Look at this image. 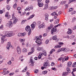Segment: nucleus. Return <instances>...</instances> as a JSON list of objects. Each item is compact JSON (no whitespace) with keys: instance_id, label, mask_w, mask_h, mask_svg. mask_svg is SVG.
Wrapping results in <instances>:
<instances>
[{"instance_id":"nucleus-32","label":"nucleus","mask_w":76,"mask_h":76,"mask_svg":"<svg viewBox=\"0 0 76 76\" xmlns=\"http://www.w3.org/2000/svg\"><path fill=\"white\" fill-rule=\"evenodd\" d=\"M27 51V49L26 48H24V49L23 50V52L24 53H26Z\"/></svg>"},{"instance_id":"nucleus-6","label":"nucleus","mask_w":76,"mask_h":76,"mask_svg":"<svg viewBox=\"0 0 76 76\" xmlns=\"http://www.w3.org/2000/svg\"><path fill=\"white\" fill-rule=\"evenodd\" d=\"M45 23H43L42 24L39 26V29L42 28H45Z\"/></svg>"},{"instance_id":"nucleus-61","label":"nucleus","mask_w":76,"mask_h":76,"mask_svg":"<svg viewBox=\"0 0 76 76\" xmlns=\"http://www.w3.org/2000/svg\"><path fill=\"white\" fill-rule=\"evenodd\" d=\"M63 60V58L61 57L60 58H59L58 59V61H59V60H60V61H61Z\"/></svg>"},{"instance_id":"nucleus-42","label":"nucleus","mask_w":76,"mask_h":76,"mask_svg":"<svg viewBox=\"0 0 76 76\" xmlns=\"http://www.w3.org/2000/svg\"><path fill=\"white\" fill-rule=\"evenodd\" d=\"M61 47V46L60 45H56L55 47H56V48H60Z\"/></svg>"},{"instance_id":"nucleus-16","label":"nucleus","mask_w":76,"mask_h":76,"mask_svg":"<svg viewBox=\"0 0 76 76\" xmlns=\"http://www.w3.org/2000/svg\"><path fill=\"white\" fill-rule=\"evenodd\" d=\"M72 65V62H68L67 64V65L68 67H70Z\"/></svg>"},{"instance_id":"nucleus-39","label":"nucleus","mask_w":76,"mask_h":76,"mask_svg":"<svg viewBox=\"0 0 76 76\" xmlns=\"http://www.w3.org/2000/svg\"><path fill=\"white\" fill-rule=\"evenodd\" d=\"M76 12L75 11H74L71 12V15H74V14H76Z\"/></svg>"},{"instance_id":"nucleus-14","label":"nucleus","mask_w":76,"mask_h":76,"mask_svg":"<svg viewBox=\"0 0 76 76\" xmlns=\"http://www.w3.org/2000/svg\"><path fill=\"white\" fill-rule=\"evenodd\" d=\"M31 52H29L28 53V55H30V54H32L34 52V49L33 48H32L31 49Z\"/></svg>"},{"instance_id":"nucleus-35","label":"nucleus","mask_w":76,"mask_h":76,"mask_svg":"<svg viewBox=\"0 0 76 76\" xmlns=\"http://www.w3.org/2000/svg\"><path fill=\"white\" fill-rule=\"evenodd\" d=\"M18 37H22V33H19L18 34Z\"/></svg>"},{"instance_id":"nucleus-40","label":"nucleus","mask_w":76,"mask_h":76,"mask_svg":"<svg viewBox=\"0 0 76 76\" xmlns=\"http://www.w3.org/2000/svg\"><path fill=\"white\" fill-rule=\"evenodd\" d=\"M17 4L15 3L13 6V7L14 8V9H15V8H16V7H17Z\"/></svg>"},{"instance_id":"nucleus-4","label":"nucleus","mask_w":76,"mask_h":76,"mask_svg":"<svg viewBox=\"0 0 76 76\" xmlns=\"http://www.w3.org/2000/svg\"><path fill=\"white\" fill-rule=\"evenodd\" d=\"M36 25H37V23L35 22H34L31 25V28L32 30H33L35 28V27Z\"/></svg>"},{"instance_id":"nucleus-11","label":"nucleus","mask_w":76,"mask_h":76,"mask_svg":"<svg viewBox=\"0 0 76 76\" xmlns=\"http://www.w3.org/2000/svg\"><path fill=\"white\" fill-rule=\"evenodd\" d=\"M13 33V32L12 31H9V35H7V37H12V34Z\"/></svg>"},{"instance_id":"nucleus-13","label":"nucleus","mask_w":76,"mask_h":76,"mask_svg":"<svg viewBox=\"0 0 76 76\" xmlns=\"http://www.w3.org/2000/svg\"><path fill=\"white\" fill-rule=\"evenodd\" d=\"M48 7V4H45L44 5V8L43 9V10H46Z\"/></svg>"},{"instance_id":"nucleus-57","label":"nucleus","mask_w":76,"mask_h":76,"mask_svg":"<svg viewBox=\"0 0 76 76\" xmlns=\"http://www.w3.org/2000/svg\"><path fill=\"white\" fill-rule=\"evenodd\" d=\"M43 55V53H40L39 54V56H40L41 57H42Z\"/></svg>"},{"instance_id":"nucleus-20","label":"nucleus","mask_w":76,"mask_h":76,"mask_svg":"<svg viewBox=\"0 0 76 76\" xmlns=\"http://www.w3.org/2000/svg\"><path fill=\"white\" fill-rule=\"evenodd\" d=\"M38 5L39 7H42V6H44V4H43V3H38Z\"/></svg>"},{"instance_id":"nucleus-53","label":"nucleus","mask_w":76,"mask_h":76,"mask_svg":"<svg viewBox=\"0 0 76 76\" xmlns=\"http://www.w3.org/2000/svg\"><path fill=\"white\" fill-rule=\"evenodd\" d=\"M67 61V59H65V58H64L62 59V61L63 62H64V61Z\"/></svg>"},{"instance_id":"nucleus-43","label":"nucleus","mask_w":76,"mask_h":76,"mask_svg":"<svg viewBox=\"0 0 76 76\" xmlns=\"http://www.w3.org/2000/svg\"><path fill=\"white\" fill-rule=\"evenodd\" d=\"M17 50L18 51H20L21 50V49H20V47L18 46L17 48Z\"/></svg>"},{"instance_id":"nucleus-64","label":"nucleus","mask_w":76,"mask_h":76,"mask_svg":"<svg viewBox=\"0 0 76 76\" xmlns=\"http://www.w3.org/2000/svg\"><path fill=\"white\" fill-rule=\"evenodd\" d=\"M73 72H76V68H75L73 69Z\"/></svg>"},{"instance_id":"nucleus-59","label":"nucleus","mask_w":76,"mask_h":76,"mask_svg":"<svg viewBox=\"0 0 76 76\" xmlns=\"http://www.w3.org/2000/svg\"><path fill=\"white\" fill-rule=\"evenodd\" d=\"M14 74V73H10L9 74V75L10 76H12V75H13Z\"/></svg>"},{"instance_id":"nucleus-17","label":"nucleus","mask_w":76,"mask_h":76,"mask_svg":"<svg viewBox=\"0 0 76 76\" xmlns=\"http://www.w3.org/2000/svg\"><path fill=\"white\" fill-rule=\"evenodd\" d=\"M48 63H47V62H45L43 64V67H44L45 68H47L48 66Z\"/></svg>"},{"instance_id":"nucleus-25","label":"nucleus","mask_w":76,"mask_h":76,"mask_svg":"<svg viewBox=\"0 0 76 76\" xmlns=\"http://www.w3.org/2000/svg\"><path fill=\"white\" fill-rule=\"evenodd\" d=\"M31 10V7H27L26 9L25 10V11H26V10H28V11L30 10Z\"/></svg>"},{"instance_id":"nucleus-41","label":"nucleus","mask_w":76,"mask_h":76,"mask_svg":"<svg viewBox=\"0 0 76 76\" xmlns=\"http://www.w3.org/2000/svg\"><path fill=\"white\" fill-rule=\"evenodd\" d=\"M43 55L44 56H47V53H46V51H43Z\"/></svg>"},{"instance_id":"nucleus-18","label":"nucleus","mask_w":76,"mask_h":76,"mask_svg":"<svg viewBox=\"0 0 76 76\" xmlns=\"http://www.w3.org/2000/svg\"><path fill=\"white\" fill-rule=\"evenodd\" d=\"M7 46L8 47H13L10 42H9L7 43Z\"/></svg>"},{"instance_id":"nucleus-58","label":"nucleus","mask_w":76,"mask_h":76,"mask_svg":"<svg viewBox=\"0 0 76 76\" xmlns=\"http://www.w3.org/2000/svg\"><path fill=\"white\" fill-rule=\"evenodd\" d=\"M76 20V18H74L72 20V22H75Z\"/></svg>"},{"instance_id":"nucleus-27","label":"nucleus","mask_w":76,"mask_h":76,"mask_svg":"<svg viewBox=\"0 0 76 76\" xmlns=\"http://www.w3.org/2000/svg\"><path fill=\"white\" fill-rule=\"evenodd\" d=\"M34 17V15H32L30 16L29 18L28 19V20H29L30 19H32V18H33Z\"/></svg>"},{"instance_id":"nucleus-45","label":"nucleus","mask_w":76,"mask_h":76,"mask_svg":"<svg viewBox=\"0 0 76 76\" xmlns=\"http://www.w3.org/2000/svg\"><path fill=\"white\" fill-rule=\"evenodd\" d=\"M50 3V0H46L45 1V3L46 4H48V3Z\"/></svg>"},{"instance_id":"nucleus-56","label":"nucleus","mask_w":76,"mask_h":76,"mask_svg":"<svg viewBox=\"0 0 76 76\" xmlns=\"http://www.w3.org/2000/svg\"><path fill=\"white\" fill-rule=\"evenodd\" d=\"M24 70H25V71H27V70H28V67L27 66H26V67L24 68Z\"/></svg>"},{"instance_id":"nucleus-8","label":"nucleus","mask_w":76,"mask_h":76,"mask_svg":"<svg viewBox=\"0 0 76 76\" xmlns=\"http://www.w3.org/2000/svg\"><path fill=\"white\" fill-rule=\"evenodd\" d=\"M45 20H48V14L45 13Z\"/></svg>"},{"instance_id":"nucleus-62","label":"nucleus","mask_w":76,"mask_h":76,"mask_svg":"<svg viewBox=\"0 0 76 76\" xmlns=\"http://www.w3.org/2000/svg\"><path fill=\"white\" fill-rule=\"evenodd\" d=\"M60 25H61V24L60 23L59 24L57 25L56 26H55V28H57V27L58 26H60Z\"/></svg>"},{"instance_id":"nucleus-19","label":"nucleus","mask_w":76,"mask_h":76,"mask_svg":"<svg viewBox=\"0 0 76 76\" xmlns=\"http://www.w3.org/2000/svg\"><path fill=\"white\" fill-rule=\"evenodd\" d=\"M6 17L7 18V19H9L10 18V16L9 15V12H7L5 14Z\"/></svg>"},{"instance_id":"nucleus-30","label":"nucleus","mask_w":76,"mask_h":76,"mask_svg":"<svg viewBox=\"0 0 76 76\" xmlns=\"http://www.w3.org/2000/svg\"><path fill=\"white\" fill-rule=\"evenodd\" d=\"M75 37V35H72L70 39H73Z\"/></svg>"},{"instance_id":"nucleus-1","label":"nucleus","mask_w":76,"mask_h":76,"mask_svg":"<svg viewBox=\"0 0 76 76\" xmlns=\"http://www.w3.org/2000/svg\"><path fill=\"white\" fill-rule=\"evenodd\" d=\"M34 40H37L35 41V42L36 43H38L39 45H41L42 43L41 41H42V39H41L37 36H35V37Z\"/></svg>"},{"instance_id":"nucleus-51","label":"nucleus","mask_w":76,"mask_h":76,"mask_svg":"<svg viewBox=\"0 0 76 76\" xmlns=\"http://www.w3.org/2000/svg\"><path fill=\"white\" fill-rule=\"evenodd\" d=\"M73 11V8H70L69 10V12H72Z\"/></svg>"},{"instance_id":"nucleus-37","label":"nucleus","mask_w":76,"mask_h":76,"mask_svg":"<svg viewBox=\"0 0 76 76\" xmlns=\"http://www.w3.org/2000/svg\"><path fill=\"white\" fill-rule=\"evenodd\" d=\"M76 66V62L74 63L72 65V67H75Z\"/></svg>"},{"instance_id":"nucleus-5","label":"nucleus","mask_w":76,"mask_h":76,"mask_svg":"<svg viewBox=\"0 0 76 76\" xmlns=\"http://www.w3.org/2000/svg\"><path fill=\"white\" fill-rule=\"evenodd\" d=\"M56 31H57V29L56 27H55V28H53L51 29V33L52 35H54V32H56Z\"/></svg>"},{"instance_id":"nucleus-10","label":"nucleus","mask_w":76,"mask_h":76,"mask_svg":"<svg viewBox=\"0 0 76 76\" xmlns=\"http://www.w3.org/2000/svg\"><path fill=\"white\" fill-rule=\"evenodd\" d=\"M37 50L39 51H42L43 50V48L41 47H38L37 48Z\"/></svg>"},{"instance_id":"nucleus-52","label":"nucleus","mask_w":76,"mask_h":76,"mask_svg":"<svg viewBox=\"0 0 76 76\" xmlns=\"http://www.w3.org/2000/svg\"><path fill=\"white\" fill-rule=\"evenodd\" d=\"M4 42V39H1V44H3Z\"/></svg>"},{"instance_id":"nucleus-48","label":"nucleus","mask_w":76,"mask_h":76,"mask_svg":"<svg viewBox=\"0 0 76 76\" xmlns=\"http://www.w3.org/2000/svg\"><path fill=\"white\" fill-rule=\"evenodd\" d=\"M64 58L65 59H66V61L67 60H69V57L67 56H64Z\"/></svg>"},{"instance_id":"nucleus-23","label":"nucleus","mask_w":76,"mask_h":76,"mask_svg":"<svg viewBox=\"0 0 76 76\" xmlns=\"http://www.w3.org/2000/svg\"><path fill=\"white\" fill-rule=\"evenodd\" d=\"M19 40L21 42H25V39H20Z\"/></svg>"},{"instance_id":"nucleus-63","label":"nucleus","mask_w":76,"mask_h":76,"mask_svg":"<svg viewBox=\"0 0 76 76\" xmlns=\"http://www.w3.org/2000/svg\"><path fill=\"white\" fill-rule=\"evenodd\" d=\"M26 35V33H22V37H24V36H25Z\"/></svg>"},{"instance_id":"nucleus-22","label":"nucleus","mask_w":76,"mask_h":76,"mask_svg":"<svg viewBox=\"0 0 76 76\" xmlns=\"http://www.w3.org/2000/svg\"><path fill=\"white\" fill-rule=\"evenodd\" d=\"M8 23L10 25V26L12 27L13 26V24L12 23V22L11 21H9Z\"/></svg>"},{"instance_id":"nucleus-55","label":"nucleus","mask_w":76,"mask_h":76,"mask_svg":"<svg viewBox=\"0 0 76 76\" xmlns=\"http://www.w3.org/2000/svg\"><path fill=\"white\" fill-rule=\"evenodd\" d=\"M50 26L51 28H53V24H51Z\"/></svg>"},{"instance_id":"nucleus-9","label":"nucleus","mask_w":76,"mask_h":76,"mask_svg":"<svg viewBox=\"0 0 76 76\" xmlns=\"http://www.w3.org/2000/svg\"><path fill=\"white\" fill-rule=\"evenodd\" d=\"M68 31L67 32V34H68L69 35H70V34H72V30L70 28L68 29Z\"/></svg>"},{"instance_id":"nucleus-34","label":"nucleus","mask_w":76,"mask_h":76,"mask_svg":"<svg viewBox=\"0 0 76 76\" xmlns=\"http://www.w3.org/2000/svg\"><path fill=\"white\" fill-rule=\"evenodd\" d=\"M39 72V70L38 69H35L34 70V72L35 73H37Z\"/></svg>"},{"instance_id":"nucleus-60","label":"nucleus","mask_w":76,"mask_h":76,"mask_svg":"<svg viewBox=\"0 0 76 76\" xmlns=\"http://www.w3.org/2000/svg\"><path fill=\"white\" fill-rule=\"evenodd\" d=\"M49 42V40H47L45 41L46 44H48Z\"/></svg>"},{"instance_id":"nucleus-12","label":"nucleus","mask_w":76,"mask_h":76,"mask_svg":"<svg viewBox=\"0 0 76 76\" xmlns=\"http://www.w3.org/2000/svg\"><path fill=\"white\" fill-rule=\"evenodd\" d=\"M4 34V36H6V37H7V35H9V31H4L3 32Z\"/></svg>"},{"instance_id":"nucleus-47","label":"nucleus","mask_w":76,"mask_h":76,"mask_svg":"<svg viewBox=\"0 0 76 76\" xmlns=\"http://www.w3.org/2000/svg\"><path fill=\"white\" fill-rule=\"evenodd\" d=\"M7 64L9 65H11V64H12V62H11L10 61L7 63Z\"/></svg>"},{"instance_id":"nucleus-24","label":"nucleus","mask_w":76,"mask_h":76,"mask_svg":"<svg viewBox=\"0 0 76 76\" xmlns=\"http://www.w3.org/2000/svg\"><path fill=\"white\" fill-rule=\"evenodd\" d=\"M66 69L67 72H69V73H70L71 72V71H70V68H69V67H67L66 68Z\"/></svg>"},{"instance_id":"nucleus-3","label":"nucleus","mask_w":76,"mask_h":76,"mask_svg":"<svg viewBox=\"0 0 76 76\" xmlns=\"http://www.w3.org/2000/svg\"><path fill=\"white\" fill-rule=\"evenodd\" d=\"M15 13H13L12 15V19L13 20V23L14 24L16 23V22H18V19L15 17Z\"/></svg>"},{"instance_id":"nucleus-33","label":"nucleus","mask_w":76,"mask_h":76,"mask_svg":"<svg viewBox=\"0 0 76 76\" xmlns=\"http://www.w3.org/2000/svg\"><path fill=\"white\" fill-rule=\"evenodd\" d=\"M47 72H48L47 71H45L42 72V73L43 75H45V74H47Z\"/></svg>"},{"instance_id":"nucleus-36","label":"nucleus","mask_w":76,"mask_h":76,"mask_svg":"<svg viewBox=\"0 0 76 76\" xmlns=\"http://www.w3.org/2000/svg\"><path fill=\"white\" fill-rule=\"evenodd\" d=\"M66 3V1H63L61 2V4H65Z\"/></svg>"},{"instance_id":"nucleus-28","label":"nucleus","mask_w":76,"mask_h":76,"mask_svg":"<svg viewBox=\"0 0 76 76\" xmlns=\"http://www.w3.org/2000/svg\"><path fill=\"white\" fill-rule=\"evenodd\" d=\"M55 51V49H52L50 52V54H51L53 53V52Z\"/></svg>"},{"instance_id":"nucleus-21","label":"nucleus","mask_w":76,"mask_h":76,"mask_svg":"<svg viewBox=\"0 0 76 76\" xmlns=\"http://www.w3.org/2000/svg\"><path fill=\"white\" fill-rule=\"evenodd\" d=\"M68 74V72H64L62 73V75L63 76H67Z\"/></svg>"},{"instance_id":"nucleus-50","label":"nucleus","mask_w":76,"mask_h":76,"mask_svg":"<svg viewBox=\"0 0 76 76\" xmlns=\"http://www.w3.org/2000/svg\"><path fill=\"white\" fill-rule=\"evenodd\" d=\"M6 26H9V28H11V27L10 26V25H9V23H8L6 25Z\"/></svg>"},{"instance_id":"nucleus-54","label":"nucleus","mask_w":76,"mask_h":76,"mask_svg":"<svg viewBox=\"0 0 76 76\" xmlns=\"http://www.w3.org/2000/svg\"><path fill=\"white\" fill-rule=\"evenodd\" d=\"M31 34V31H28V35L29 36V35H30Z\"/></svg>"},{"instance_id":"nucleus-15","label":"nucleus","mask_w":76,"mask_h":76,"mask_svg":"<svg viewBox=\"0 0 76 76\" xmlns=\"http://www.w3.org/2000/svg\"><path fill=\"white\" fill-rule=\"evenodd\" d=\"M51 15H52V16L56 15L57 16H58V15L57 14V13H56V12H53L52 13H51Z\"/></svg>"},{"instance_id":"nucleus-38","label":"nucleus","mask_w":76,"mask_h":76,"mask_svg":"<svg viewBox=\"0 0 76 76\" xmlns=\"http://www.w3.org/2000/svg\"><path fill=\"white\" fill-rule=\"evenodd\" d=\"M6 37V36H5L4 35V36H2V37H1V39H5V37Z\"/></svg>"},{"instance_id":"nucleus-31","label":"nucleus","mask_w":76,"mask_h":76,"mask_svg":"<svg viewBox=\"0 0 76 76\" xmlns=\"http://www.w3.org/2000/svg\"><path fill=\"white\" fill-rule=\"evenodd\" d=\"M57 38V36L55 35L53 37V40H56Z\"/></svg>"},{"instance_id":"nucleus-7","label":"nucleus","mask_w":76,"mask_h":76,"mask_svg":"<svg viewBox=\"0 0 76 76\" xmlns=\"http://www.w3.org/2000/svg\"><path fill=\"white\" fill-rule=\"evenodd\" d=\"M26 31H27V32H28V31H31V29L30 26H27L26 27Z\"/></svg>"},{"instance_id":"nucleus-29","label":"nucleus","mask_w":76,"mask_h":76,"mask_svg":"<svg viewBox=\"0 0 76 76\" xmlns=\"http://www.w3.org/2000/svg\"><path fill=\"white\" fill-rule=\"evenodd\" d=\"M26 21V20H23L21 23V25H23L24 23H25Z\"/></svg>"},{"instance_id":"nucleus-26","label":"nucleus","mask_w":76,"mask_h":76,"mask_svg":"<svg viewBox=\"0 0 76 76\" xmlns=\"http://www.w3.org/2000/svg\"><path fill=\"white\" fill-rule=\"evenodd\" d=\"M75 1V2H76V0H69L68 3L69 4H70L71 3H72V2H73V1Z\"/></svg>"},{"instance_id":"nucleus-44","label":"nucleus","mask_w":76,"mask_h":76,"mask_svg":"<svg viewBox=\"0 0 76 76\" xmlns=\"http://www.w3.org/2000/svg\"><path fill=\"white\" fill-rule=\"evenodd\" d=\"M9 73V72L7 71L5 72L4 74V75H7V73Z\"/></svg>"},{"instance_id":"nucleus-49","label":"nucleus","mask_w":76,"mask_h":76,"mask_svg":"<svg viewBox=\"0 0 76 76\" xmlns=\"http://www.w3.org/2000/svg\"><path fill=\"white\" fill-rule=\"evenodd\" d=\"M17 53L18 54H21V50L17 51Z\"/></svg>"},{"instance_id":"nucleus-2","label":"nucleus","mask_w":76,"mask_h":76,"mask_svg":"<svg viewBox=\"0 0 76 76\" xmlns=\"http://www.w3.org/2000/svg\"><path fill=\"white\" fill-rule=\"evenodd\" d=\"M60 51H63V52H65L66 53H68L69 51H70V50L68 48H63L60 49L58 50V53L60 52Z\"/></svg>"},{"instance_id":"nucleus-46","label":"nucleus","mask_w":76,"mask_h":76,"mask_svg":"<svg viewBox=\"0 0 76 76\" xmlns=\"http://www.w3.org/2000/svg\"><path fill=\"white\" fill-rule=\"evenodd\" d=\"M10 6H7V9L8 10H10Z\"/></svg>"}]
</instances>
